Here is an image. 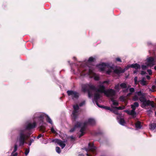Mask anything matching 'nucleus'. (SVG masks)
Masks as SVG:
<instances>
[{
    "mask_svg": "<svg viewBox=\"0 0 156 156\" xmlns=\"http://www.w3.org/2000/svg\"><path fill=\"white\" fill-rule=\"evenodd\" d=\"M147 66H152L154 64V58L151 57L147 58Z\"/></svg>",
    "mask_w": 156,
    "mask_h": 156,
    "instance_id": "6e6552de",
    "label": "nucleus"
},
{
    "mask_svg": "<svg viewBox=\"0 0 156 156\" xmlns=\"http://www.w3.org/2000/svg\"><path fill=\"white\" fill-rule=\"evenodd\" d=\"M86 130V127L84 126H82L81 127L80 130V132H81L80 134L79 135V137L80 138L83 136L85 133V132Z\"/></svg>",
    "mask_w": 156,
    "mask_h": 156,
    "instance_id": "ddd939ff",
    "label": "nucleus"
},
{
    "mask_svg": "<svg viewBox=\"0 0 156 156\" xmlns=\"http://www.w3.org/2000/svg\"><path fill=\"white\" fill-rule=\"evenodd\" d=\"M79 155V156H84V154H78Z\"/></svg>",
    "mask_w": 156,
    "mask_h": 156,
    "instance_id": "774afa93",
    "label": "nucleus"
},
{
    "mask_svg": "<svg viewBox=\"0 0 156 156\" xmlns=\"http://www.w3.org/2000/svg\"><path fill=\"white\" fill-rule=\"evenodd\" d=\"M67 93L68 96H71L73 98H77L79 96V93L73 90H68Z\"/></svg>",
    "mask_w": 156,
    "mask_h": 156,
    "instance_id": "39448f33",
    "label": "nucleus"
},
{
    "mask_svg": "<svg viewBox=\"0 0 156 156\" xmlns=\"http://www.w3.org/2000/svg\"><path fill=\"white\" fill-rule=\"evenodd\" d=\"M95 101V102L96 103V104L97 105L98 107H99L101 108V106L102 105H99V103H98V101Z\"/></svg>",
    "mask_w": 156,
    "mask_h": 156,
    "instance_id": "13d9d810",
    "label": "nucleus"
},
{
    "mask_svg": "<svg viewBox=\"0 0 156 156\" xmlns=\"http://www.w3.org/2000/svg\"><path fill=\"white\" fill-rule=\"evenodd\" d=\"M125 112L128 115L132 116L133 118H135L136 117V112H135V110H134V109H132V110L130 111L128 110H125Z\"/></svg>",
    "mask_w": 156,
    "mask_h": 156,
    "instance_id": "9b49d317",
    "label": "nucleus"
},
{
    "mask_svg": "<svg viewBox=\"0 0 156 156\" xmlns=\"http://www.w3.org/2000/svg\"><path fill=\"white\" fill-rule=\"evenodd\" d=\"M78 112V110L74 109L72 113H74L77 114Z\"/></svg>",
    "mask_w": 156,
    "mask_h": 156,
    "instance_id": "680f3d73",
    "label": "nucleus"
},
{
    "mask_svg": "<svg viewBox=\"0 0 156 156\" xmlns=\"http://www.w3.org/2000/svg\"><path fill=\"white\" fill-rule=\"evenodd\" d=\"M2 6L3 9H5V7H6V4L5 3L3 4Z\"/></svg>",
    "mask_w": 156,
    "mask_h": 156,
    "instance_id": "0e129e2a",
    "label": "nucleus"
},
{
    "mask_svg": "<svg viewBox=\"0 0 156 156\" xmlns=\"http://www.w3.org/2000/svg\"><path fill=\"white\" fill-rule=\"evenodd\" d=\"M119 123L121 125L124 126L126 124V122L123 118H120L119 121Z\"/></svg>",
    "mask_w": 156,
    "mask_h": 156,
    "instance_id": "412c9836",
    "label": "nucleus"
},
{
    "mask_svg": "<svg viewBox=\"0 0 156 156\" xmlns=\"http://www.w3.org/2000/svg\"><path fill=\"white\" fill-rule=\"evenodd\" d=\"M113 70V72L118 75H119L122 73H124V71L120 67L118 69H114Z\"/></svg>",
    "mask_w": 156,
    "mask_h": 156,
    "instance_id": "f8f14e48",
    "label": "nucleus"
},
{
    "mask_svg": "<svg viewBox=\"0 0 156 156\" xmlns=\"http://www.w3.org/2000/svg\"><path fill=\"white\" fill-rule=\"evenodd\" d=\"M111 101L113 102V105L115 106H117L119 105V103L114 100L113 98L111 99Z\"/></svg>",
    "mask_w": 156,
    "mask_h": 156,
    "instance_id": "7c9ffc66",
    "label": "nucleus"
},
{
    "mask_svg": "<svg viewBox=\"0 0 156 156\" xmlns=\"http://www.w3.org/2000/svg\"><path fill=\"white\" fill-rule=\"evenodd\" d=\"M133 99L134 101H136L139 99V98H138L137 96L135 95L133 97Z\"/></svg>",
    "mask_w": 156,
    "mask_h": 156,
    "instance_id": "58836bf2",
    "label": "nucleus"
},
{
    "mask_svg": "<svg viewBox=\"0 0 156 156\" xmlns=\"http://www.w3.org/2000/svg\"><path fill=\"white\" fill-rule=\"evenodd\" d=\"M131 108L132 109H136V108H137L139 106V104L137 102H135L133 104L131 105Z\"/></svg>",
    "mask_w": 156,
    "mask_h": 156,
    "instance_id": "a211bd4d",
    "label": "nucleus"
},
{
    "mask_svg": "<svg viewBox=\"0 0 156 156\" xmlns=\"http://www.w3.org/2000/svg\"><path fill=\"white\" fill-rule=\"evenodd\" d=\"M87 74L89 76L90 78H92L94 77V79L95 80H99V77L96 76V74L91 69H89L87 73Z\"/></svg>",
    "mask_w": 156,
    "mask_h": 156,
    "instance_id": "0eeeda50",
    "label": "nucleus"
},
{
    "mask_svg": "<svg viewBox=\"0 0 156 156\" xmlns=\"http://www.w3.org/2000/svg\"><path fill=\"white\" fill-rule=\"evenodd\" d=\"M112 112L116 115H118L119 114L117 110H114L113 109V111Z\"/></svg>",
    "mask_w": 156,
    "mask_h": 156,
    "instance_id": "603ef678",
    "label": "nucleus"
},
{
    "mask_svg": "<svg viewBox=\"0 0 156 156\" xmlns=\"http://www.w3.org/2000/svg\"><path fill=\"white\" fill-rule=\"evenodd\" d=\"M55 150L59 154L61 152V150L60 147H56Z\"/></svg>",
    "mask_w": 156,
    "mask_h": 156,
    "instance_id": "c9c22d12",
    "label": "nucleus"
},
{
    "mask_svg": "<svg viewBox=\"0 0 156 156\" xmlns=\"http://www.w3.org/2000/svg\"><path fill=\"white\" fill-rule=\"evenodd\" d=\"M114 88L117 90H119V84H117L115 85Z\"/></svg>",
    "mask_w": 156,
    "mask_h": 156,
    "instance_id": "37998d69",
    "label": "nucleus"
},
{
    "mask_svg": "<svg viewBox=\"0 0 156 156\" xmlns=\"http://www.w3.org/2000/svg\"><path fill=\"white\" fill-rule=\"evenodd\" d=\"M105 65H106L105 66V68L107 67V68H108V69H111L113 70L114 69V67L112 66H110L109 64L105 63Z\"/></svg>",
    "mask_w": 156,
    "mask_h": 156,
    "instance_id": "72a5a7b5",
    "label": "nucleus"
},
{
    "mask_svg": "<svg viewBox=\"0 0 156 156\" xmlns=\"http://www.w3.org/2000/svg\"><path fill=\"white\" fill-rule=\"evenodd\" d=\"M87 124H88V123L87 122H85L83 123V126H84L85 127H86V126L87 125Z\"/></svg>",
    "mask_w": 156,
    "mask_h": 156,
    "instance_id": "bf43d9fd",
    "label": "nucleus"
},
{
    "mask_svg": "<svg viewBox=\"0 0 156 156\" xmlns=\"http://www.w3.org/2000/svg\"><path fill=\"white\" fill-rule=\"evenodd\" d=\"M139 100L142 102L141 107L144 108H146V107L148 106H151L152 108H154L155 106L153 101H151L149 100H147L145 97H140Z\"/></svg>",
    "mask_w": 156,
    "mask_h": 156,
    "instance_id": "f03ea898",
    "label": "nucleus"
},
{
    "mask_svg": "<svg viewBox=\"0 0 156 156\" xmlns=\"http://www.w3.org/2000/svg\"><path fill=\"white\" fill-rule=\"evenodd\" d=\"M83 91L84 92L87 91L88 96L89 98H90L92 95V93L90 90H92L96 92L100 93H104L105 95L106 94V90H105V86L103 85H100L99 86L98 89L93 85L91 84L85 85L82 87Z\"/></svg>",
    "mask_w": 156,
    "mask_h": 156,
    "instance_id": "f257e3e1",
    "label": "nucleus"
},
{
    "mask_svg": "<svg viewBox=\"0 0 156 156\" xmlns=\"http://www.w3.org/2000/svg\"><path fill=\"white\" fill-rule=\"evenodd\" d=\"M77 113H72V118L74 121H75L76 119L77 118Z\"/></svg>",
    "mask_w": 156,
    "mask_h": 156,
    "instance_id": "c756f323",
    "label": "nucleus"
},
{
    "mask_svg": "<svg viewBox=\"0 0 156 156\" xmlns=\"http://www.w3.org/2000/svg\"><path fill=\"white\" fill-rule=\"evenodd\" d=\"M129 91L131 93H133L134 92V89L133 88H131L129 89Z\"/></svg>",
    "mask_w": 156,
    "mask_h": 156,
    "instance_id": "8fccbe9b",
    "label": "nucleus"
},
{
    "mask_svg": "<svg viewBox=\"0 0 156 156\" xmlns=\"http://www.w3.org/2000/svg\"><path fill=\"white\" fill-rule=\"evenodd\" d=\"M146 73V72L144 71H142L141 72V75H144Z\"/></svg>",
    "mask_w": 156,
    "mask_h": 156,
    "instance_id": "e2e57ef3",
    "label": "nucleus"
},
{
    "mask_svg": "<svg viewBox=\"0 0 156 156\" xmlns=\"http://www.w3.org/2000/svg\"><path fill=\"white\" fill-rule=\"evenodd\" d=\"M106 92V94H105V95L108 97L113 96L115 94V91L114 89H112L107 90Z\"/></svg>",
    "mask_w": 156,
    "mask_h": 156,
    "instance_id": "423d86ee",
    "label": "nucleus"
},
{
    "mask_svg": "<svg viewBox=\"0 0 156 156\" xmlns=\"http://www.w3.org/2000/svg\"><path fill=\"white\" fill-rule=\"evenodd\" d=\"M25 130H22L20 131L18 140L20 146H23L25 143L26 138H29L30 136L29 135L25 134Z\"/></svg>",
    "mask_w": 156,
    "mask_h": 156,
    "instance_id": "7ed1b4c3",
    "label": "nucleus"
},
{
    "mask_svg": "<svg viewBox=\"0 0 156 156\" xmlns=\"http://www.w3.org/2000/svg\"><path fill=\"white\" fill-rule=\"evenodd\" d=\"M113 108H115L116 109L118 110H123L125 108V107L124 106H123L122 107V106H119V107H112Z\"/></svg>",
    "mask_w": 156,
    "mask_h": 156,
    "instance_id": "2f4dec72",
    "label": "nucleus"
},
{
    "mask_svg": "<svg viewBox=\"0 0 156 156\" xmlns=\"http://www.w3.org/2000/svg\"><path fill=\"white\" fill-rule=\"evenodd\" d=\"M137 94L138 96H140V97H142V96L145 97L144 94H143L141 91L138 92H137Z\"/></svg>",
    "mask_w": 156,
    "mask_h": 156,
    "instance_id": "f704fd0d",
    "label": "nucleus"
},
{
    "mask_svg": "<svg viewBox=\"0 0 156 156\" xmlns=\"http://www.w3.org/2000/svg\"><path fill=\"white\" fill-rule=\"evenodd\" d=\"M150 129L152 130H154L156 128V122L153 124H151L150 125Z\"/></svg>",
    "mask_w": 156,
    "mask_h": 156,
    "instance_id": "4be33fe9",
    "label": "nucleus"
},
{
    "mask_svg": "<svg viewBox=\"0 0 156 156\" xmlns=\"http://www.w3.org/2000/svg\"><path fill=\"white\" fill-rule=\"evenodd\" d=\"M46 117L47 118L46 119V120L47 122L52 124V122L51 120L49 117L48 115H47Z\"/></svg>",
    "mask_w": 156,
    "mask_h": 156,
    "instance_id": "c85d7f7f",
    "label": "nucleus"
},
{
    "mask_svg": "<svg viewBox=\"0 0 156 156\" xmlns=\"http://www.w3.org/2000/svg\"><path fill=\"white\" fill-rule=\"evenodd\" d=\"M147 72L149 75H151L152 74V71L151 69H148L147 70Z\"/></svg>",
    "mask_w": 156,
    "mask_h": 156,
    "instance_id": "3c124183",
    "label": "nucleus"
},
{
    "mask_svg": "<svg viewBox=\"0 0 156 156\" xmlns=\"http://www.w3.org/2000/svg\"><path fill=\"white\" fill-rule=\"evenodd\" d=\"M37 117L39 119L38 120L40 122V124H43L44 123V115L43 114H41Z\"/></svg>",
    "mask_w": 156,
    "mask_h": 156,
    "instance_id": "2eb2a0df",
    "label": "nucleus"
},
{
    "mask_svg": "<svg viewBox=\"0 0 156 156\" xmlns=\"http://www.w3.org/2000/svg\"><path fill=\"white\" fill-rule=\"evenodd\" d=\"M53 141L55 143H56L59 145L62 141L58 139H55L53 140Z\"/></svg>",
    "mask_w": 156,
    "mask_h": 156,
    "instance_id": "bb28decb",
    "label": "nucleus"
},
{
    "mask_svg": "<svg viewBox=\"0 0 156 156\" xmlns=\"http://www.w3.org/2000/svg\"><path fill=\"white\" fill-rule=\"evenodd\" d=\"M101 108H104L106 110H109L111 111H113V109L109 107L102 105L101 107Z\"/></svg>",
    "mask_w": 156,
    "mask_h": 156,
    "instance_id": "b1692460",
    "label": "nucleus"
},
{
    "mask_svg": "<svg viewBox=\"0 0 156 156\" xmlns=\"http://www.w3.org/2000/svg\"><path fill=\"white\" fill-rule=\"evenodd\" d=\"M134 80L135 83L136 84H137L138 83L137 77V76H136L134 78Z\"/></svg>",
    "mask_w": 156,
    "mask_h": 156,
    "instance_id": "09e8293b",
    "label": "nucleus"
},
{
    "mask_svg": "<svg viewBox=\"0 0 156 156\" xmlns=\"http://www.w3.org/2000/svg\"><path fill=\"white\" fill-rule=\"evenodd\" d=\"M155 88H156L155 86L154 85H153L152 86L151 89H149V91H151L152 92H154V90L155 89Z\"/></svg>",
    "mask_w": 156,
    "mask_h": 156,
    "instance_id": "a19ab883",
    "label": "nucleus"
},
{
    "mask_svg": "<svg viewBox=\"0 0 156 156\" xmlns=\"http://www.w3.org/2000/svg\"><path fill=\"white\" fill-rule=\"evenodd\" d=\"M30 151V149L29 148H26L25 150V154L26 155H27L28 154Z\"/></svg>",
    "mask_w": 156,
    "mask_h": 156,
    "instance_id": "ea45409f",
    "label": "nucleus"
},
{
    "mask_svg": "<svg viewBox=\"0 0 156 156\" xmlns=\"http://www.w3.org/2000/svg\"><path fill=\"white\" fill-rule=\"evenodd\" d=\"M87 122L88 124L91 125H94L95 124V120L92 118L89 119L88 120Z\"/></svg>",
    "mask_w": 156,
    "mask_h": 156,
    "instance_id": "f3484780",
    "label": "nucleus"
},
{
    "mask_svg": "<svg viewBox=\"0 0 156 156\" xmlns=\"http://www.w3.org/2000/svg\"><path fill=\"white\" fill-rule=\"evenodd\" d=\"M34 140L33 139H30V142H31V143H33V142H34Z\"/></svg>",
    "mask_w": 156,
    "mask_h": 156,
    "instance_id": "69168bd1",
    "label": "nucleus"
},
{
    "mask_svg": "<svg viewBox=\"0 0 156 156\" xmlns=\"http://www.w3.org/2000/svg\"><path fill=\"white\" fill-rule=\"evenodd\" d=\"M40 130L41 131L42 133H44L45 132V127L43 126H41L39 127Z\"/></svg>",
    "mask_w": 156,
    "mask_h": 156,
    "instance_id": "5701e85b",
    "label": "nucleus"
},
{
    "mask_svg": "<svg viewBox=\"0 0 156 156\" xmlns=\"http://www.w3.org/2000/svg\"><path fill=\"white\" fill-rule=\"evenodd\" d=\"M76 128L74 126L73 128H71L70 129V130H69V132L71 133L74 132Z\"/></svg>",
    "mask_w": 156,
    "mask_h": 156,
    "instance_id": "de8ad7c7",
    "label": "nucleus"
},
{
    "mask_svg": "<svg viewBox=\"0 0 156 156\" xmlns=\"http://www.w3.org/2000/svg\"><path fill=\"white\" fill-rule=\"evenodd\" d=\"M112 69H108V70L106 71V73L108 75L110 74V73L112 72Z\"/></svg>",
    "mask_w": 156,
    "mask_h": 156,
    "instance_id": "4c0bfd02",
    "label": "nucleus"
},
{
    "mask_svg": "<svg viewBox=\"0 0 156 156\" xmlns=\"http://www.w3.org/2000/svg\"><path fill=\"white\" fill-rule=\"evenodd\" d=\"M17 146L16 144H15L14 145V149L13 151L12 152L11 154V155L10 156H17L18 155V154L17 153H14L15 152H16L17 150Z\"/></svg>",
    "mask_w": 156,
    "mask_h": 156,
    "instance_id": "dca6fc26",
    "label": "nucleus"
},
{
    "mask_svg": "<svg viewBox=\"0 0 156 156\" xmlns=\"http://www.w3.org/2000/svg\"><path fill=\"white\" fill-rule=\"evenodd\" d=\"M116 61L117 62H122V60L121 59L119 58H116Z\"/></svg>",
    "mask_w": 156,
    "mask_h": 156,
    "instance_id": "6e6d98bb",
    "label": "nucleus"
},
{
    "mask_svg": "<svg viewBox=\"0 0 156 156\" xmlns=\"http://www.w3.org/2000/svg\"><path fill=\"white\" fill-rule=\"evenodd\" d=\"M105 63L102 62L101 64L96 65V66L99 69L100 71L102 72L105 70Z\"/></svg>",
    "mask_w": 156,
    "mask_h": 156,
    "instance_id": "1a4fd4ad",
    "label": "nucleus"
},
{
    "mask_svg": "<svg viewBox=\"0 0 156 156\" xmlns=\"http://www.w3.org/2000/svg\"><path fill=\"white\" fill-rule=\"evenodd\" d=\"M147 68V66L144 65H142L141 66V68L143 70L146 69Z\"/></svg>",
    "mask_w": 156,
    "mask_h": 156,
    "instance_id": "864d4df0",
    "label": "nucleus"
},
{
    "mask_svg": "<svg viewBox=\"0 0 156 156\" xmlns=\"http://www.w3.org/2000/svg\"><path fill=\"white\" fill-rule=\"evenodd\" d=\"M140 81L141 82V84L143 86L146 85L147 84L146 81L144 80V78H143L141 80L139 81V82Z\"/></svg>",
    "mask_w": 156,
    "mask_h": 156,
    "instance_id": "393cba45",
    "label": "nucleus"
},
{
    "mask_svg": "<svg viewBox=\"0 0 156 156\" xmlns=\"http://www.w3.org/2000/svg\"><path fill=\"white\" fill-rule=\"evenodd\" d=\"M82 125V123L79 122H77L75 125V127L76 128L80 127Z\"/></svg>",
    "mask_w": 156,
    "mask_h": 156,
    "instance_id": "cd10ccee",
    "label": "nucleus"
},
{
    "mask_svg": "<svg viewBox=\"0 0 156 156\" xmlns=\"http://www.w3.org/2000/svg\"><path fill=\"white\" fill-rule=\"evenodd\" d=\"M59 145H60L61 147L63 149L65 147L66 144L63 143L62 141Z\"/></svg>",
    "mask_w": 156,
    "mask_h": 156,
    "instance_id": "c03bdc74",
    "label": "nucleus"
},
{
    "mask_svg": "<svg viewBox=\"0 0 156 156\" xmlns=\"http://www.w3.org/2000/svg\"><path fill=\"white\" fill-rule=\"evenodd\" d=\"M95 101V102L96 103V104L97 105L98 107H99L101 108V106L102 105H99V103H98V101Z\"/></svg>",
    "mask_w": 156,
    "mask_h": 156,
    "instance_id": "4d7b16f0",
    "label": "nucleus"
},
{
    "mask_svg": "<svg viewBox=\"0 0 156 156\" xmlns=\"http://www.w3.org/2000/svg\"><path fill=\"white\" fill-rule=\"evenodd\" d=\"M96 60V59L95 58L93 57H90L88 60V62H94Z\"/></svg>",
    "mask_w": 156,
    "mask_h": 156,
    "instance_id": "a878e982",
    "label": "nucleus"
},
{
    "mask_svg": "<svg viewBox=\"0 0 156 156\" xmlns=\"http://www.w3.org/2000/svg\"><path fill=\"white\" fill-rule=\"evenodd\" d=\"M130 67L132 68L135 69L136 70L140 69V65L137 63H133L130 65Z\"/></svg>",
    "mask_w": 156,
    "mask_h": 156,
    "instance_id": "4468645a",
    "label": "nucleus"
},
{
    "mask_svg": "<svg viewBox=\"0 0 156 156\" xmlns=\"http://www.w3.org/2000/svg\"><path fill=\"white\" fill-rule=\"evenodd\" d=\"M130 68H131L130 65H127V66L124 69H122V70H124L125 72L126 70H128Z\"/></svg>",
    "mask_w": 156,
    "mask_h": 156,
    "instance_id": "79ce46f5",
    "label": "nucleus"
},
{
    "mask_svg": "<svg viewBox=\"0 0 156 156\" xmlns=\"http://www.w3.org/2000/svg\"><path fill=\"white\" fill-rule=\"evenodd\" d=\"M85 101H83L79 104V106L80 107H82L83 105H84L85 104Z\"/></svg>",
    "mask_w": 156,
    "mask_h": 156,
    "instance_id": "49530a36",
    "label": "nucleus"
},
{
    "mask_svg": "<svg viewBox=\"0 0 156 156\" xmlns=\"http://www.w3.org/2000/svg\"><path fill=\"white\" fill-rule=\"evenodd\" d=\"M73 108L74 109L77 110H78L79 109V106L78 105H74L73 106Z\"/></svg>",
    "mask_w": 156,
    "mask_h": 156,
    "instance_id": "e433bc0d",
    "label": "nucleus"
},
{
    "mask_svg": "<svg viewBox=\"0 0 156 156\" xmlns=\"http://www.w3.org/2000/svg\"><path fill=\"white\" fill-rule=\"evenodd\" d=\"M120 86L122 88H126L127 87L126 84L124 83H122L121 84Z\"/></svg>",
    "mask_w": 156,
    "mask_h": 156,
    "instance_id": "473e14b6",
    "label": "nucleus"
},
{
    "mask_svg": "<svg viewBox=\"0 0 156 156\" xmlns=\"http://www.w3.org/2000/svg\"><path fill=\"white\" fill-rule=\"evenodd\" d=\"M86 71V70H83L82 72V73L83 74H84V75H85V71Z\"/></svg>",
    "mask_w": 156,
    "mask_h": 156,
    "instance_id": "338daca9",
    "label": "nucleus"
},
{
    "mask_svg": "<svg viewBox=\"0 0 156 156\" xmlns=\"http://www.w3.org/2000/svg\"><path fill=\"white\" fill-rule=\"evenodd\" d=\"M83 149L85 150L87 152L88 151H90L93 154L96 155V147L94 146L93 143H89L88 144V148L85 147Z\"/></svg>",
    "mask_w": 156,
    "mask_h": 156,
    "instance_id": "20e7f679",
    "label": "nucleus"
},
{
    "mask_svg": "<svg viewBox=\"0 0 156 156\" xmlns=\"http://www.w3.org/2000/svg\"><path fill=\"white\" fill-rule=\"evenodd\" d=\"M51 132L53 133H56L53 127H52L51 128Z\"/></svg>",
    "mask_w": 156,
    "mask_h": 156,
    "instance_id": "5fc2aeb1",
    "label": "nucleus"
},
{
    "mask_svg": "<svg viewBox=\"0 0 156 156\" xmlns=\"http://www.w3.org/2000/svg\"><path fill=\"white\" fill-rule=\"evenodd\" d=\"M36 123L35 122H34L32 123H29L26 127V130H30L36 127Z\"/></svg>",
    "mask_w": 156,
    "mask_h": 156,
    "instance_id": "9d476101",
    "label": "nucleus"
},
{
    "mask_svg": "<svg viewBox=\"0 0 156 156\" xmlns=\"http://www.w3.org/2000/svg\"><path fill=\"white\" fill-rule=\"evenodd\" d=\"M100 98V95L98 93L95 94L94 96V101H98Z\"/></svg>",
    "mask_w": 156,
    "mask_h": 156,
    "instance_id": "6ab92c4d",
    "label": "nucleus"
},
{
    "mask_svg": "<svg viewBox=\"0 0 156 156\" xmlns=\"http://www.w3.org/2000/svg\"><path fill=\"white\" fill-rule=\"evenodd\" d=\"M43 136V135H42V134H39L38 136H37V139H39V138H40V137H41Z\"/></svg>",
    "mask_w": 156,
    "mask_h": 156,
    "instance_id": "052dcab7",
    "label": "nucleus"
},
{
    "mask_svg": "<svg viewBox=\"0 0 156 156\" xmlns=\"http://www.w3.org/2000/svg\"><path fill=\"white\" fill-rule=\"evenodd\" d=\"M25 130V134H27L29 135V136H30L31 134L32 133L30 131H28L27 132L26 131L27 130H26V129Z\"/></svg>",
    "mask_w": 156,
    "mask_h": 156,
    "instance_id": "a18cd8bd",
    "label": "nucleus"
},
{
    "mask_svg": "<svg viewBox=\"0 0 156 156\" xmlns=\"http://www.w3.org/2000/svg\"><path fill=\"white\" fill-rule=\"evenodd\" d=\"M135 126L137 129H140L141 127V122L139 121H137L135 123Z\"/></svg>",
    "mask_w": 156,
    "mask_h": 156,
    "instance_id": "aec40b11",
    "label": "nucleus"
}]
</instances>
